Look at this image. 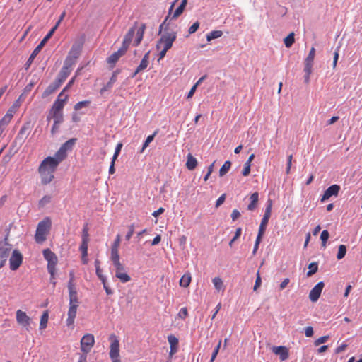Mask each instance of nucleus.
Listing matches in <instances>:
<instances>
[{
    "instance_id": "obj_8",
    "label": "nucleus",
    "mask_w": 362,
    "mask_h": 362,
    "mask_svg": "<svg viewBox=\"0 0 362 362\" xmlns=\"http://www.w3.org/2000/svg\"><path fill=\"white\" fill-rule=\"evenodd\" d=\"M43 256L45 259L48 262L47 270L52 276H54L55 272V267L57 264V258L56 255L52 252L49 249H45L43 250Z\"/></svg>"
},
{
    "instance_id": "obj_12",
    "label": "nucleus",
    "mask_w": 362,
    "mask_h": 362,
    "mask_svg": "<svg viewBox=\"0 0 362 362\" xmlns=\"http://www.w3.org/2000/svg\"><path fill=\"white\" fill-rule=\"evenodd\" d=\"M79 305V303H70L67 313L66 325L74 328V320L77 313V309Z\"/></svg>"
},
{
    "instance_id": "obj_45",
    "label": "nucleus",
    "mask_w": 362,
    "mask_h": 362,
    "mask_svg": "<svg viewBox=\"0 0 362 362\" xmlns=\"http://www.w3.org/2000/svg\"><path fill=\"white\" fill-rule=\"evenodd\" d=\"M312 71H313V67H308V66H304V72H305V76H304V80H305V83H308L310 82V74H312Z\"/></svg>"
},
{
    "instance_id": "obj_38",
    "label": "nucleus",
    "mask_w": 362,
    "mask_h": 362,
    "mask_svg": "<svg viewBox=\"0 0 362 362\" xmlns=\"http://www.w3.org/2000/svg\"><path fill=\"white\" fill-rule=\"evenodd\" d=\"M215 288L219 291L223 288V282L220 277H215L212 279Z\"/></svg>"
},
{
    "instance_id": "obj_60",
    "label": "nucleus",
    "mask_w": 362,
    "mask_h": 362,
    "mask_svg": "<svg viewBox=\"0 0 362 362\" xmlns=\"http://www.w3.org/2000/svg\"><path fill=\"white\" fill-rule=\"evenodd\" d=\"M122 147V144H120V143L117 145L115 153H114L113 157H112L113 160H116L117 158L118 155L120 153Z\"/></svg>"
},
{
    "instance_id": "obj_21",
    "label": "nucleus",
    "mask_w": 362,
    "mask_h": 362,
    "mask_svg": "<svg viewBox=\"0 0 362 362\" xmlns=\"http://www.w3.org/2000/svg\"><path fill=\"white\" fill-rule=\"evenodd\" d=\"M61 83H59L57 80H55L53 83L49 85V86L42 93V98H47L49 95L54 93L60 86Z\"/></svg>"
},
{
    "instance_id": "obj_6",
    "label": "nucleus",
    "mask_w": 362,
    "mask_h": 362,
    "mask_svg": "<svg viewBox=\"0 0 362 362\" xmlns=\"http://www.w3.org/2000/svg\"><path fill=\"white\" fill-rule=\"evenodd\" d=\"M110 341V357L112 362H119V341L115 334L109 337Z\"/></svg>"
},
{
    "instance_id": "obj_14",
    "label": "nucleus",
    "mask_w": 362,
    "mask_h": 362,
    "mask_svg": "<svg viewBox=\"0 0 362 362\" xmlns=\"http://www.w3.org/2000/svg\"><path fill=\"white\" fill-rule=\"evenodd\" d=\"M137 25L138 23L135 22L134 25L129 30V31L127 33L124 37L122 47L126 49L127 51L132 42L136 29L137 28Z\"/></svg>"
},
{
    "instance_id": "obj_58",
    "label": "nucleus",
    "mask_w": 362,
    "mask_h": 362,
    "mask_svg": "<svg viewBox=\"0 0 362 362\" xmlns=\"http://www.w3.org/2000/svg\"><path fill=\"white\" fill-rule=\"evenodd\" d=\"M120 241H121V236H120V235L118 234L116 235V238H115L111 247L119 248V245H120Z\"/></svg>"
},
{
    "instance_id": "obj_7",
    "label": "nucleus",
    "mask_w": 362,
    "mask_h": 362,
    "mask_svg": "<svg viewBox=\"0 0 362 362\" xmlns=\"http://www.w3.org/2000/svg\"><path fill=\"white\" fill-rule=\"evenodd\" d=\"M74 63L75 62L71 59V57H67L66 58L64 66L56 79L59 83L62 84L69 76L71 71V67Z\"/></svg>"
},
{
    "instance_id": "obj_62",
    "label": "nucleus",
    "mask_w": 362,
    "mask_h": 362,
    "mask_svg": "<svg viewBox=\"0 0 362 362\" xmlns=\"http://www.w3.org/2000/svg\"><path fill=\"white\" fill-rule=\"evenodd\" d=\"M112 263L116 270H121L124 268V266L120 262L119 259L112 261Z\"/></svg>"
},
{
    "instance_id": "obj_22",
    "label": "nucleus",
    "mask_w": 362,
    "mask_h": 362,
    "mask_svg": "<svg viewBox=\"0 0 362 362\" xmlns=\"http://www.w3.org/2000/svg\"><path fill=\"white\" fill-rule=\"evenodd\" d=\"M81 47H82V44L78 43V42L74 43L72 45V47L70 49V52L69 53V55L67 57H71V59L75 62L74 59L78 58L80 54Z\"/></svg>"
},
{
    "instance_id": "obj_40",
    "label": "nucleus",
    "mask_w": 362,
    "mask_h": 362,
    "mask_svg": "<svg viewBox=\"0 0 362 362\" xmlns=\"http://www.w3.org/2000/svg\"><path fill=\"white\" fill-rule=\"evenodd\" d=\"M115 276L120 280L122 283H127L131 280L130 276L128 275L127 273H119L115 274Z\"/></svg>"
},
{
    "instance_id": "obj_13",
    "label": "nucleus",
    "mask_w": 362,
    "mask_h": 362,
    "mask_svg": "<svg viewBox=\"0 0 362 362\" xmlns=\"http://www.w3.org/2000/svg\"><path fill=\"white\" fill-rule=\"evenodd\" d=\"M11 247L8 244L0 245V269L2 268L11 254Z\"/></svg>"
},
{
    "instance_id": "obj_27",
    "label": "nucleus",
    "mask_w": 362,
    "mask_h": 362,
    "mask_svg": "<svg viewBox=\"0 0 362 362\" xmlns=\"http://www.w3.org/2000/svg\"><path fill=\"white\" fill-rule=\"evenodd\" d=\"M250 203L247 206V209L249 211H254L257 206L258 200H259V194L257 192H254L251 194L250 197Z\"/></svg>"
},
{
    "instance_id": "obj_51",
    "label": "nucleus",
    "mask_w": 362,
    "mask_h": 362,
    "mask_svg": "<svg viewBox=\"0 0 362 362\" xmlns=\"http://www.w3.org/2000/svg\"><path fill=\"white\" fill-rule=\"evenodd\" d=\"M66 16V11H64L59 18V20L56 23L55 25L49 30V31H53V33L55 32V30L57 29V28L59 27V25H60L61 22L64 20V17Z\"/></svg>"
},
{
    "instance_id": "obj_19",
    "label": "nucleus",
    "mask_w": 362,
    "mask_h": 362,
    "mask_svg": "<svg viewBox=\"0 0 362 362\" xmlns=\"http://www.w3.org/2000/svg\"><path fill=\"white\" fill-rule=\"evenodd\" d=\"M127 50L122 48V47L115 52L112 54L107 59V62L109 64H110L111 67L113 68L115 64L117 62L119 59L125 54Z\"/></svg>"
},
{
    "instance_id": "obj_32",
    "label": "nucleus",
    "mask_w": 362,
    "mask_h": 362,
    "mask_svg": "<svg viewBox=\"0 0 362 362\" xmlns=\"http://www.w3.org/2000/svg\"><path fill=\"white\" fill-rule=\"evenodd\" d=\"M49 319V313L47 310L45 311L41 317L40 322V329H44L47 327Z\"/></svg>"
},
{
    "instance_id": "obj_4",
    "label": "nucleus",
    "mask_w": 362,
    "mask_h": 362,
    "mask_svg": "<svg viewBox=\"0 0 362 362\" xmlns=\"http://www.w3.org/2000/svg\"><path fill=\"white\" fill-rule=\"evenodd\" d=\"M52 226L50 218L46 217L37 224L35 240L37 243H42L47 239Z\"/></svg>"
},
{
    "instance_id": "obj_31",
    "label": "nucleus",
    "mask_w": 362,
    "mask_h": 362,
    "mask_svg": "<svg viewBox=\"0 0 362 362\" xmlns=\"http://www.w3.org/2000/svg\"><path fill=\"white\" fill-rule=\"evenodd\" d=\"M191 280V274L189 272H187L181 277L180 280V286L184 288H187L189 286Z\"/></svg>"
},
{
    "instance_id": "obj_53",
    "label": "nucleus",
    "mask_w": 362,
    "mask_h": 362,
    "mask_svg": "<svg viewBox=\"0 0 362 362\" xmlns=\"http://www.w3.org/2000/svg\"><path fill=\"white\" fill-rule=\"evenodd\" d=\"M199 28V22L197 21L194 23L189 28L188 33L189 34L194 33Z\"/></svg>"
},
{
    "instance_id": "obj_24",
    "label": "nucleus",
    "mask_w": 362,
    "mask_h": 362,
    "mask_svg": "<svg viewBox=\"0 0 362 362\" xmlns=\"http://www.w3.org/2000/svg\"><path fill=\"white\" fill-rule=\"evenodd\" d=\"M76 141L75 139H71L66 141L60 148L56 152V153H62L64 156V160L66 158V151L69 148H71Z\"/></svg>"
},
{
    "instance_id": "obj_30",
    "label": "nucleus",
    "mask_w": 362,
    "mask_h": 362,
    "mask_svg": "<svg viewBox=\"0 0 362 362\" xmlns=\"http://www.w3.org/2000/svg\"><path fill=\"white\" fill-rule=\"evenodd\" d=\"M197 165V159L191 154L188 153L186 163V167L189 170H193Z\"/></svg>"
},
{
    "instance_id": "obj_18",
    "label": "nucleus",
    "mask_w": 362,
    "mask_h": 362,
    "mask_svg": "<svg viewBox=\"0 0 362 362\" xmlns=\"http://www.w3.org/2000/svg\"><path fill=\"white\" fill-rule=\"evenodd\" d=\"M89 238H81V244L79 247V250L81 252V261L83 264H88V243Z\"/></svg>"
},
{
    "instance_id": "obj_54",
    "label": "nucleus",
    "mask_w": 362,
    "mask_h": 362,
    "mask_svg": "<svg viewBox=\"0 0 362 362\" xmlns=\"http://www.w3.org/2000/svg\"><path fill=\"white\" fill-rule=\"evenodd\" d=\"M129 228V231L127 232L126 236H125V238L127 241H129L130 240V238H132V235L134 234V224H131L130 226H129L128 227Z\"/></svg>"
},
{
    "instance_id": "obj_9",
    "label": "nucleus",
    "mask_w": 362,
    "mask_h": 362,
    "mask_svg": "<svg viewBox=\"0 0 362 362\" xmlns=\"http://www.w3.org/2000/svg\"><path fill=\"white\" fill-rule=\"evenodd\" d=\"M23 255L18 250H14L9 259V267L11 270H17L23 262Z\"/></svg>"
},
{
    "instance_id": "obj_17",
    "label": "nucleus",
    "mask_w": 362,
    "mask_h": 362,
    "mask_svg": "<svg viewBox=\"0 0 362 362\" xmlns=\"http://www.w3.org/2000/svg\"><path fill=\"white\" fill-rule=\"evenodd\" d=\"M324 288V283L320 281L317 283L309 293V298L312 302H316L322 293Z\"/></svg>"
},
{
    "instance_id": "obj_44",
    "label": "nucleus",
    "mask_w": 362,
    "mask_h": 362,
    "mask_svg": "<svg viewBox=\"0 0 362 362\" xmlns=\"http://www.w3.org/2000/svg\"><path fill=\"white\" fill-rule=\"evenodd\" d=\"M309 271L307 273V276H310L317 272L318 269V265L316 262H312L308 266Z\"/></svg>"
},
{
    "instance_id": "obj_29",
    "label": "nucleus",
    "mask_w": 362,
    "mask_h": 362,
    "mask_svg": "<svg viewBox=\"0 0 362 362\" xmlns=\"http://www.w3.org/2000/svg\"><path fill=\"white\" fill-rule=\"evenodd\" d=\"M315 55V47H313L310 49L308 55L307 56V57L305 58V59L304 61L305 66L313 67Z\"/></svg>"
},
{
    "instance_id": "obj_10",
    "label": "nucleus",
    "mask_w": 362,
    "mask_h": 362,
    "mask_svg": "<svg viewBox=\"0 0 362 362\" xmlns=\"http://www.w3.org/2000/svg\"><path fill=\"white\" fill-rule=\"evenodd\" d=\"M30 132V127L29 123L24 124L20 129L17 136L15 138L13 144H18L21 146L28 136Z\"/></svg>"
},
{
    "instance_id": "obj_57",
    "label": "nucleus",
    "mask_w": 362,
    "mask_h": 362,
    "mask_svg": "<svg viewBox=\"0 0 362 362\" xmlns=\"http://www.w3.org/2000/svg\"><path fill=\"white\" fill-rule=\"evenodd\" d=\"M188 315L187 308H182L179 311L177 316L181 319H185Z\"/></svg>"
},
{
    "instance_id": "obj_34",
    "label": "nucleus",
    "mask_w": 362,
    "mask_h": 362,
    "mask_svg": "<svg viewBox=\"0 0 362 362\" xmlns=\"http://www.w3.org/2000/svg\"><path fill=\"white\" fill-rule=\"evenodd\" d=\"M69 297L70 303H79L76 287L69 290Z\"/></svg>"
},
{
    "instance_id": "obj_35",
    "label": "nucleus",
    "mask_w": 362,
    "mask_h": 362,
    "mask_svg": "<svg viewBox=\"0 0 362 362\" xmlns=\"http://www.w3.org/2000/svg\"><path fill=\"white\" fill-rule=\"evenodd\" d=\"M231 167V162L229 160L226 161L223 165L221 166L219 170L220 177H223L225 175Z\"/></svg>"
},
{
    "instance_id": "obj_23",
    "label": "nucleus",
    "mask_w": 362,
    "mask_h": 362,
    "mask_svg": "<svg viewBox=\"0 0 362 362\" xmlns=\"http://www.w3.org/2000/svg\"><path fill=\"white\" fill-rule=\"evenodd\" d=\"M145 30H146V24L145 23H141V26L136 29V39L134 41V46H138L141 43V42L144 37V34Z\"/></svg>"
},
{
    "instance_id": "obj_50",
    "label": "nucleus",
    "mask_w": 362,
    "mask_h": 362,
    "mask_svg": "<svg viewBox=\"0 0 362 362\" xmlns=\"http://www.w3.org/2000/svg\"><path fill=\"white\" fill-rule=\"evenodd\" d=\"M110 259L112 261L119 259V248L111 247Z\"/></svg>"
},
{
    "instance_id": "obj_16",
    "label": "nucleus",
    "mask_w": 362,
    "mask_h": 362,
    "mask_svg": "<svg viewBox=\"0 0 362 362\" xmlns=\"http://www.w3.org/2000/svg\"><path fill=\"white\" fill-rule=\"evenodd\" d=\"M340 190V186L338 185H332L329 187L324 192L321 197L322 202L329 199L332 196H337Z\"/></svg>"
},
{
    "instance_id": "obj_28",
    "label": "nucleus",
    "mask_w": 362,
    "mask_h": 362,
    "mask_svg": "<svg viewBox=\"0 0 362 362\" xmlns=\"http://www.w3.org/2000/svg\"><path fill=\"white\" fill-rule=\"evenodd\" d=\"M150 52H147L143 57L140 64L137 66V71H142L146 69L149 64Z\"/></svg>"
},
{
    "instance_id": "obj_15",
    "label": "nucleus",
    "mask_w": 362,
    "mask_h": 362,
    "mask_svg": "<svg viewBox=\"0 0 362 362\" xmlns=\"http://www.w3.org/2000/svg\"><path fill=\"white\" fill-rule=\"evenodd\" d=\"M53 31H49V33L46 35V36L42 40V41L40 42V44L35 47V49L33 50V53L30 56L28 63H31L32 61L34 59V58L36 57V55L39 53V52L42 49V48L45 46V43L47 42V40L52 36Z\"/></svg>"
},
{
    "instance_id": "obj_52",
    "label": "nucleus",
    "mask_w": 362,
    "mask_h": 362,
    "mask_svg": "<svg viewBox=\"0 0 362 362\" xmlns=\"http://www.w3.org/2000/svg\"><path fill=\"white\" fill-rule=\"evenodd\" d=\"M241 233H242V229H241V228H238L236 229V231H235V233L234 237L233 238V239H232V240L230 241V243H229V245H230V247H232L233 243H234L237 239H238V238H240V236L241 235Z\"/></svg>"
},
{
    "instance_id": "obj_25",
    "label": "nucleus",
    "mask_w": 362,
    "mask_h": 362,
    "mask_svg": "<svg viewBox=\"0 0 362 362\" xmlns=\"http://www.w3.org/2000/svg\"><path fill=\"white\" fill-rule=\"evenodd\" d=\"M272 200L269 199L267 202V205L265 209L264 214L261 221L262 223L268 224L269 219V218L271 216V214H272Z\"/></svg>"
},
{
    "instance_id": "obj_36",
    "label": "nucleus",
    "mask_w": 362,
    "mask_h": 362,
    "mask_svg": "<svg viewBox=\"0 0 362 362\" xmlns=\"http://www.w3.org/2000/svg\"><path fill=\"white\" fill-rule=\"evenodd\" d=\"M284 42L285 46L287 48L291 47L293 45V44L294 43V42H295L294 33H291L290 34H288L284 38Z\"/></svg>"
},
{
    "instance_id": "obj_2",
    "label": "nucleus",
    "mask_w": 362,
    "mask_h": 362,
    "mask_svg": "<svg viewBox=\"0 0 362 362\" xmlns=\"http://www.w3.org/2000/svg\"><path fill=\"white\" fill-rule=\"evenodd\" d=\"M68 99V95L59 93L57 100L54 102L52 106L49 110L47 116V120L50 122L53 120V124L51 129V134L54 136L59 132L60 125L64 122L63 109Z\"/></svg>"
},
{
    "instance_id": "obj_47",
    "label": "nucleus",
    "mask_w": 362,
    "mask_h": 362,
    "mask_svg": "<svg viewBox=\"0 0 362 362\" xmlns=\"http://www.w3.org/2000/svg\"><path fill=\"white\" fill-rule=\"evenodd\" d=\"M168 341L170 346H177L178 345V339L173 334L168 336Z\"/></svg>"
},
{
    "instance_id": "obj_39",
    "label": "nucleus",
    "mask_w": 362,
    "mask_h": 362,
    "mask_svg": "<svg viewBox=\"0 0 362 362\" xmlns=\"http://www.w3.org/2000/svg\"><path fill=\"white\" fill-rule=\"evenodd\" d=\"M177 1V0H175V2H173V4L170 6V9H169V12H168V14L167 17L165 18L164 21L160 25V26H159V33H161V31L164 29L165 26V28H167L168 25H166V22H167L168 19L170 17L173 8V6L175 5V3Z\"/></svg>"
},
{
    "instance_id": "obj_42",
    "label": "nucleus",
    "mask_w": 362,
    "mask_h": 362,
    "mask_svg": "<svg viewBox=\"0 0 362 362\" xmlns=\"http://www.w3.org/2000/svg\"><path fill=\"white\" fill-rule=\"evenodd\" d=\"M90 100H83V101H80L78 103H77L75 105H74V110L76 111L77 110H81V108H83V107H87L90 105Z\"/></svg>"
},
{
    "instance_id": "obj_5",
    "label": "nucleus",
    "mask_w": 362,
    "mask_h": 362,
    "mask_svg": "<svg viewBox=\"0 0 362 362\" xmlns=\"http://www.w3.org/2000/svg\"><path fill=\"white\" fill-rule=\"evenodd\" d=\"M177 38V33L174 31L164 33L156 44V49H160L161 48H165L166 49H170L173 42L175 41Z\"/></svg>"
},
{
    "instance_id": "obj_33",
    "label": "nucleus",
    "mask_w": 362,
    "mask_h": 362,
    "mask_svg": "<svg viewBox=\"0 0 362 362\" xmlns=\"http://www.w3.org/2000/svg\"><path fill=\"white\" fill-rule=\"evenodd\" d=\"M222 35L223 32L221 30H213L206 35V40L208 42H210L214 39H216L221 37Z\"/></svg>"
},
{
    "instance_id": "obj_63",
    "label": "nucleus",
    "mask_w": 362,
    "mask_h": 362,
    "mask_svg": "<svg viewBox=\"0 0 362 362\" xmlns=\"http://www.w3.org/2000/svg\"><path fill=\"white\" fill-rule=\"evenodd\" d=\"M313 329L312 327L308 326L305 329V334L307 337H311L313 335Z\"/></svg>"
},
{
    "instance_id": "obj_59",
    "label": "nucleus",
    "mask_w": 362,
    "mask_h": 362,
    "mask_svg": "<svg viewBox=\"0 0 362 362\" xmlns=\"http://www.w3.org/2000/svg\"><path fill=\"white\" fill-rule=\"evenodd\" d=\"M113 83H112L110 81H108L107 83L100 89V94H103L105 91L108 90H110L112 86H113Z\"/></svg>"
},
{
    "instance_id": "obj_20",
    "label": "nucleus",
    "mask_w": 362,
    "mask_h": 362,
    "mask_svg": "<svg viewBox=\"0 0 362 362\" xmlns=\"http://www.w3.org/2000/svg\"><path fill=\"white\" fill-rule=\"evenodd\" d=\"M272 351L275 354L279 355V358L282 361L286 360L289 356L288 350L286 346H274L272 348Z\"/></svg>"
},
{
    "instance_id": "obj_61",
    "label": "nucleus",
    "mask_w": 362,
    "mask_h": 362,
    "mask_svg": "<svg viewBox=\"0 0 362 362\" xmlns=\"http://www.w3.org/2000/svg\"><path fill=\"white\" fill-rule=\"evenodd\" d=\"M250 168H251V165H244V168L242 170V174L243 176L246 177V176H248L250 173Z\"/></svg>"
},
{
    "instance_id": "obj_43",
    "label": "nucleus",
    "mask_w": 362,
    "mask_h": 362,
    "mask_svg": "<svg viewBox=\"0 0 362 362\" xmlns=\"http://www.w3.org/2000/svg\"><path fill=\"white\" fill-rule=\"evenodd\" d=\"M346 253V247L344 245H340L339 246L338 253L337 255V258L338 259H341L344 257Z\"/></svg>"
},
{
    "instance_id": "obj_11",
    "label": "nucleus",
    "mask_w": 362,
    "mask_h": 362,
    "mask_svg": "<svg viewBox=\"0 0 362 362\" xmlns=\"http://www.w3.org/2000/svg\"><path fill=\"white\" fill-rule=\"evenodd\" d=\"M16 321L18 325L25 328L27 331L30 330L31 318L25 312L18 310L16 313Z\"/></svg>"
},
{
    "instance_id": "obj_1",
    "label": "nucleus",
    "mask_w": 362,
    "mask_h": 362,
    "mask_svg": "<svg viewBox=\"0 0 362 362\" xmlns=\"http://www.w3.org/2000/svg\"><path fill=\"white\" fill-rule=\"evenodd\" d=\"M64 160V156L60 152L55 153L54 156H48L45 158L40 163L38 168V173L40 176L41 183L47 185L54 178V172L58 165Z\"/></svg>"
},
{
    "instance_id": "obj_37",
    "label": "nucleus",
    "mask_w": 362,
    "mask_h": 362,
    "mask_svg": "<svg viewBox=\"0 0 362 362\" xmlns=\"http://www.w3.org/2000/svg\"><path fill=\"white\" fill-rule=\"evenodd\" d=\"M12 117L13 115L11 113L7 112L0 120V124L6 128V127L11 121Z\"/></svg>"
},
{
    "instance_id": "obj_56",
    "label": "nucleus",
    "mask_w": 362,
    "mask_h": 362,
    "mask_svg": "<svg viewBox=\"0 0 362 362\" xmlns=\"http://www.w3.org/2000/svg\"><path fill=\"white\" fill-rule=\"evenodd\" d=\"M329 339V336H322L315 341V345L319 346L321 344L325 343Z\"/></svg>"
},
{
    "instance_id": "obj_49",
    "label": "nucleus",
    "mask_w": 362,
    "mask_h": 362,
    "mask_svg": "<svg viewBox=\"0 0 362 362\" xmlns=\"http://www.w3.org/2000/svg\"><path fill=\"white\" fill-rule=\"evenodd\" d=\"M221 345V340H219L218 344H217L216 347L214 349V351L212 353L211 358L209 362H214V360L216 359V356H217V355L218 354Z\"/></svg>"
},
{
    "instance_id": "obj_64",
    "label": "nucleus",
    "mask_w": 362,
    "mask_h": 362,
    "mask_svg": "<svg viewBox=\"0 0 362 362\" xmlns=\"http://www.w3.org/2000/svg\"><path fill=\"white\" fill-rule=\"evenodd\" d=\"M240 216V213L238 209H233L231 214V218L233 221H235Z\"/></svg>"
},
{
    "instance_id": "obj_41",
    "label": "nucleus",
    "mask_w": 362,
    "mask_h": 362,
    "mask_svg": "<svg viewBox=\"0 0 362 362\" xmlns=\"http://www.w3.org/2000/svg\"><path fill=\"white\" fill-rule=\"evenodd\" d=\"M329 233L327 230H324L320 235V239L322 241V246L325 247L327 245V240L329 239Z\"/></svg>"
},
{
    "instance_id": "obj_3",
    "label": "nucleus",
    "mask_w": 362,
    "mask_h": 362,
    "mask_svg": "<svg viewBox=\"0 0 362 362\" xmlns=\"http://www.w3.org/2000/svg\"><path fill=\"white\" fill-rule=\"evenodd\" d=\"M95 344V337L93 334L87 333L83 336L81 339V351L82 354L80 355L78 362H87V354L90 351Z\"/></svg>"
},
{
    "instance_id": "obj_26",
    "label": "nucleus",
    "mask_w": 362,
    "mask_h": 362,
    "mask_svg": "<svg viewBox=\"0 0 362 362\" xmlns=\"http://www.w3.org/2000/svg\"><path fill=\"white\" fill-rule=\"evenodd\" d=\"M187 4V0H182L180 6L175 9L174 13L172 14L171 19L177 18L183 13Z\"/></svg>"
},
{
    "instance_id": "obj_46",
    "label": "nucleus",
    "mask_w": 362,
    "mask_h": 362,
    "mask_svg": "<svg viewBox=\"0 0 362 362\" xmlns=\"http://www.w3.org/2000/svg\"><path fill=\"white\" fill-rule=\"evenodd\" d=\"M52 197L49 195H45L44 196L40 201H39V206L40 207H44L46 204H49L51 202Z\"/></svg>"
},
{
    "instance_id": "obj_48",
    "label": "nucleus",
    "mask_w": 362,
    "mask_h": 362,
    "mask_svg": "<svg viewBox=\"0 0 362 362\" xmlns=\"http://www.w3.org/2000/svg\"><path fill=\"white\" fill-rule=\"evenodd\" d=\"M156 133H157V132H155L153 134L149 135V136L146 138V139L145 142H144V144H143V147H142V149H141V152H143V151H144V149L148 146L149 144H150V143L153 140V139H154L155 135L156 134Z\"/></svg>"
},
{
    "instance_id": "obj_55",
    "label": "nucleus",
    "mask_w": 362,
    "mask_h": 362,
    "mask_svg": "<svg viewBox=\"0 0 362 362\" xmlns=\"http://www.w3.org/2000/svg\"><path fill=\"white\" fill-rule=\"evenodd\" d=\"M261 284H262V280H261V277L259 275V272H257V278H256L254 288H253L254 291H257L260 287Z\"/></svg>"
}]
</instances>
